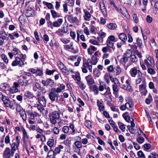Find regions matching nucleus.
<instances>
[{
	"label": "nucleus",
	"instance_id": "2eb2a0df",
	"mask_svg": "<svg viewBox=\"0 0 158 158\" xmlns=\"http://www.w3.org/2000/svg\"><path fill=\"white\" fill-rule=\"evenodd\" d=\"M39 102L43 106H45L46 105V100L44 96H39L38 98Z\"/></svg>",
	"mask_w": 158,
	"mask_h": 158
},
{
	"label": "nucleus",
	"instance_id": "39448f33",
	"mask_svg": "<svg viewBox=\"0 0 158 158\" xmlns=\"http://www.w3.org/2000/svg\"><path fill=\"white\" fill-rule=\"evenodd\" d=\"M14 152H12L9 148H6L3 153V157L4 158H10L11 156H13L14 154Z\"/></svg>",
	"mask_w": 158,
	"mask_h": 158
},
{
	"label": "nucleus",
	"instance_id": "680f3d73",
	"mask_svg": "<svg viewBox=\"0 0 158 158\" xmlns=\"http://www.w3.org/2000/svg\"><path fill=\"white\" fill-rule=\"evenodd\" d=\"M54 92L58 94L59 93H60L62 92V90L60 89V88L58 87L56 88H52L51 89Z\"/></svg>",
	"mask_w": 158,
	"mask_h": 158
},
{
	"label": "nucleus",
	"instance_id": "c9c22d12",
	"mask_svg": "<svg viewBox=\"0 0 158 158\" xmlns=\"http://www.w3.org/2000/svg\"><path fill=\"white\" fill-rule=\"evenodd\" d=\"M0 57L2 60H3L4 62L6 64H8L9 62L8 59L6 55L4 54H2Z\"/></svg>",
	"mask_w": 158,
	"mask_h": 158
},
{
	"label": "nucleus",
	"instance_id": "4c0bfd02",
	"mask_svg": "<svg viewBox=\"0 0 158 158\" xmlns=\"http://www.w3.org/2000/svg\"><path fill=\"white\" fill-rule=\"evenodd\" d=\"M20 116L24 121H26L27 120V114L24 111H22L19 113Z\"/></svg>",
	"mask_w": 158,
	"mask_h": 158
},
{
	"label": "nucleus",
	"instance_id": "a878e982",
	"mask_svg": "<svg viewBox=\"0 0 158 158\" xmlns=\"http://www.w3.org/2000/svg\"><path fill=\"white\" fill-rule=\"evenodd\" d=\"M97 104L99 107V109L101 111H103L104 110V107L103 105V103L102 101L98 100L97 102Z\"/></svg>",
	"mask_w": 158,
	"mask_h": 158
},
{
	"label": "nucleus",
	"instance_id": "473e14b6",
	"mask_svg": "<svg viewBox=\"0 0 158 158\" xmlns=\"http://www.w3.org/2000/svg\"><path fill=\"white\" fill-rule=\"evenodd\" d=\"M109 2L113 9L114 10L115 9L118 12L119 10L116 5L115 4L114 1L112 0H110L109 1Z\"/></svg>",
	"mask_w": 158,
	"mask_h": 158
},
{
	"label": "nucleus",
	"instance_id": "0eeeda50",
	"mask_svg": "<svg viewBox=\"0 0 158 158\" xmlns=\"http://www.w3.org/2000/svg\"><path fill=\"white\" fill-rule=\"evenodd\" d=\"M2 101L5 106L7 107H9L11 109L14 110L15 108V106L13 104H11L10 101L8 97L5 96Z\"/></svg>",
	"mask_w": 158,
	"mask_h": 158
},
{
	"label": "nucleus",
	"instance_id": "c756f323",
	"mask_svg": "<svg viewBox=\"0 0 158 158\" xmlns=\"http://www.w3.org/2000/svg\"><path fill=\"white\" fill-rule=\"evenodd\" d=\"M63 146L61 145H59L58 147H56L54 151L55 155L59 153L60 152L61 149H63Z\"/></svg>",
	"mask_w": 158,
	"mask_h": 158
},
{
	"label": "nucleus",
	"instance_id": "09e8293b",
	"mask_svg": "<svg viewBox=\"0 0 158 158\" xmlns=\"http://www.w3.org/2000/svg\"><path fill=\"white\" fill-rule=\"evenodd\" d=\"M106 44L107 46L111 48H113L114 43L113 42L109 40H107L106 41Z\"/></svg>",
	"mask_w": 158,
	"mask_h": 158
},
{
	"label": "nucleus",
	"instance_id": "3c124183",
	"mask_svg": "<svg viewBox=\"0 0 158 158\" xmlns=\"http://www.w3.org/2000/svg\"><path fill=\"white\" fill-rule=\"evenodd\" d=\"M110 76L108 73H106L104 76V79L107 84H109L110 82V81L109 79Z\"/></svg>",
	"mask_w": 158,
	"mask_h": 158
},
{
	"label": "nucleus",
	"instance_id": "a19ab883",
	"mask_svg": "<svg viewBox=\"0 0 158 158\" xmlns=\"http://www.w3.org/2000/svg\"><path fill=\"white\" fill-rule=\"evenodd\" d=\"M51 13L52 16L53 18H56L60 17V15L58 14L55 10H51Z\"/></svg>",
	"mask_w": 158,
	"mask_h": 158
},
{
	"label": "nucleus",
	"instance_id": "1a4fd4ad",
	"mask_svg": "<svg viewBox=\"0 0 158 158\" xmlns=\"http://www.w3.org/2000/svg\"><path fill=\"white\" fill-rule=\"evenodd\" d=\"M19 87L18 82H14L13 85L10 87V93L14 94L18 92V88Z\"/></svg>",
	"mask_w": 158,
	"mask_h": 158
},
{
	"label": "nucleus",
	"instance_id": "13d9d810",
	"mask_svg": "<svg viewBox=\"0 0 158 158\" xmlns=\"http://www.w3.org/2000/svg\"><path fill=\"white\" fill-rule=\"evenodd\" d=\"M92 64L93 65H95L98 62V58L95 56H92Z\"/></svg>",
	"mask_w": 158,
	"mask_h": 158
},
{
	"label": "nucleus",
	"instance_id": "49530a36",
	"mask_svg": "<svg viewBox=\"0 0 158 158\" xmlns=\"http://www.w3.org/2000/svg\"><path fill=\"white\" fill-rule=\"evenodd\" d=\"M102 51L103 53H106L107 52H112L111 49L108 46L103 47L102 48Z\"/></svg>",
	"mask_w": 158,
	"mask_h": 158
},
{
	"label": "nucleus",
	"instance_id": "9b49d317",
	"mask_svg": "<svg viewBox=\"0 0 158 158\" xmlns=\"http://www.w3.org/2000/svg\"><path fill=\"white\" fill-rule=\"evenodd\" d=\"M25 14L27 17H33L35 15V12L32 8H29L25 10Z\"/></svg>",
	"mask_w": 158,
	"mask_h": 158
},
{
	"label": "nucleus",
	"instance_id": "9d476101",
	"mask_svg": "<svg viewBox=\"0 0 158 158\" xmlns=\"http://www.w3.org/2000/svg\"><path fill=\"white\" fill-rule=\"evenodd\" d=\"M57 65L60 69L62 72L66 74H68L69 71L66 66L61 62L59 61L57 63Z\"/></svg>",
	"mask_w": 158,
	"mask_h": 158
},
{
	"label": "nucleus",
	"instance_id": "423d86ee",
	"mask_svg": "<svg viewBox=\"0 0 158 158\" xmlns=\"http://www.w3.org/2000/svg\"><path fill=\"white\" fill-rule=\"evenodd\" d=\"M58 94L54 92L51 89V92L48 94V97L52 102H57L58 101Z\"/></svg>",
	"mask_w": 158,
	"mask_h": 158
},
{
	"label": "nucleus",
	"instance_id": "dca6fc26",
	"mask_svg": "<svg viewBox=\"0 0 158 158\" xmlns=\"http://www.w3.org/2000/svg\"><path fill=\"white\" fill-rule=\"evenodd\" d=\"M119 39L120 40L123 44H125L127 40V35L123 33H121L118 35Z\"/></svg>",
	"mask_w": 158,
	"mask_h": 158
},
{
	"label": "nucleus",
	"instance_id": "79ce46f5",
	"mask_svg": "<svg viewBox=\"0 0 158 158\" xmlns=\"http://www.w3.org/2000/svg\"><path fill=\"white\" fill-rule=\"evenodd\" d=\"M146 82L145 81H142L141 84L139 86V89L141 90L143 89H146Z\"/></svg>",
	"mask_w": 158,
	"mask_h": 158
},
{
	"label": "nucleus",
	"instance_id": "ddd939ff",
	"mask_svg": "<svg viewBox=\"0 0 158 158\" xmlns=\"http://www.w3.org/2000/svg\"><path fill=\"white\" fill-rule=\"evenodd\" d=\"M87 84L89 86L93 85L94 83V81L93 76L91 75H89L85 77Z\"/></svg>",
	"mask_w": 158,
	"mask_h": 158
},
{
	"label": "nucleus",
	"instance_id": "052dcab7",
	"mask_svg": "<svg viewBox=\"0 0 158 158\" xmlns=\"http://www.w3.org/2000/svg\"><path fill=\"white\" fill-rule=\"evenodd\" d=\"M147 59L145 60H147L151 64H153V65H154L155 62L153 58L150 56H148V57H147Z\"/></svg>",
	"mask_w": 158,
	"mask_h": 158
},
{
	"label": "nucleus",
	"instance_id": "f3484780",
	"mask_svg": "<svg viewBox=\"0 0 158 158\" xmlns=\"http://www.w3.org/2000/svg\"><path fill=\"white\" fill-rule=\"evenodd\" d=\"M125 105L126 108L127 109H129L131 111H132L133 110L134 104L131 100H129L128 102L125 103Z\"/></svg>",
	"mask_w": 158,
	"mask_h": 158
},
{
	"label": "nucleus",
	"instance_id": "cd10ccee",
	"mask_svg": "<svg viewBox=\"0 0 158 158\" xmlns=\"http://www.w3.org/2000/svg\"><path fill=\"white\" fill-rule=\"evenodd\" d=\"M128 59L126 56H123L119 60L120 63L124 66H125L126 63L128 62Z\"/></svg>",
	"mask_w": 158,
	"mask_h": 158
},
{
	"label": "nucleus",
	"instance_id": "0e129e2a",
	"mask_svg": "<svg viewBox=\"0 0 158 158\" xmlns=\"http://www.w3.org/2000/svg\"><path fill=\"white\" fill-rule=\"evenodd\" d=\"M96 27L94 25H91L90 27V31L92 34L95 35L96 32L95 31Z\"/></svg>",
	"mask_w": 158,
	"mask_h": 158
},
{
	"label": "nucleus",
	"instance_id": "bf43d9fd",
	"mask_svg": "<svg viewBox=\"0 0 158 158\" xmlns=\"http://www.w3.org/2000/svg\"><path fill=\"white\" fill-rule=\"evenodd\" d=\"M48 85H50L51 87H52L54 85V82L53 80L50 79H47Z\"/></svg>",
	"mask_w": 158,
	"mask_h": 158
},
{
	"label": "nucleus",
	"instance_id": "338daca9",
	"mask_svg": "<svg viewBox=\"0 0 158 158\" xmlns=\"http://www.w3.org/2000/svg\"><path fill=\"white\" fill-rule=\"evenodd\" d=\"M74 144L77 148H82V144L80 141H77L75 142Z\"/></svg>",
	"mask_w": 158,
	"mask_h": 158
},
{
	"label": "nucleus",
	"instance_id": "4d7b16f0",
	"mask_svg": "<svg viewBox=\"0 0 158 158\" xmlns=\"http://www.w3.org/2000/svg\"><path fill=\"white\" fill-rule=\"evenodd\" d=\"M132 17L135 23L136 24L138 23L139 22V18L137 15L136 14H133L132 15Z\"/></svg>",
	"mask_w": 158,
	"mask_h": 158
},
{
	"label": "nucleus",
	"instance_id": "ea45409f",
	"mask_svg": "<svg viewBox=\"0 0 158 158\" xmlns=\"http://www.w3.org/2000/svg\"><path fill=\"white\" fill-rule=\"evenodd\" d=\"M77 83L81 89L84 90L85 88L86 85L82 81H78Z\"/></svg>",
	"mask_w": 158,
	"mask_h": 158
},
{
	"label": "nucleus",
	"instance_id": "69168bd1",
	"mask_svg": "<svg viewBox=\"0 0 158 158\" xmlns=\"http://www.w3.org/2000/svg\"><path fill=\"white\" fill-rule=\"evenodd\" d=\"M85 126L88 128H90L92 127L91 122L89 121H85Z\"/></svg>",
	"mask_w": 158,
	"mask_h": 158
},
{
	"label": "nucleus",
	"instance_id": "e2e57ef3",
	"mask_svg": "<svg viewBox=\"0 0 158 158\" xmlns=\"http://www.w3.org/2000/svg\"><path fill=\"white\" fill-rule=\"evenodd\" d=\"M116 85V84H113L112 85V89L113 91L114 94L118 92V89L117 88V85Z\"/></svg>",
	"mask_w": 158,
	"mask_h": 158
},
{
	"label": "nucleus",
	"instance_id": "4be33fe9",
	"mask_svg": "<svg viewBox=\"0 0 158 158\" xmlns=\"http://www.w3.org/2000/svg\"><path fill=\"white\" fill-rule=\"evenodd\" d=\"M21 131L23 132V139L25 140L26 139L29 138V136L27 135L26 130L23 127L21 128Z\"/></svg>",
	"mask_w": 158,
	"mask_h": 158
},
{
	"label": "nucleus",
	"instance_id": "4468645a",
	"mask_svg": "<svg viewBox=\"0 0 158 158\" xmlns=\"http://www.w3.org/2000/svg\"><path fill=\"white\" fill-rule=\"evenodd\" d=\"M93 64L91 62V60L90 59H88L87 62L83 64L84 66H85L86 68L89 69V71L90 72H92V65Z\"/></svg>",
	"mask_w": 158,
	"mask_h": 158
},
{
	"label": "nucleus",
	"instance_id": "2f4dec72",
	"mask_svg": "<svg viewBox=\"0 0 158 158\" xmlns=\"http://www.w3.org/2000/svg\"><path fill=\"white\" fill-rule=\"evenodd\" d=\"M11 148V151L12 152H14V153H15V151L16 149L18 148L19 145H18L17 143H15V142L13 143H12L10 144Z\"/></svg>",
	"mask_w": 158,
	"mask_h": 158
},
{
	"label": "nucleus",
	"instance_id": "412c9836",
	"mask_svg": "<svg viewBox=\"0 0 158 158\" xmlns=\"http://www.w3.org/2000/svg\"><path fill=\"white\" fill-rule=\"evenodd\" d=\"M101 94L106 98L110 97L111 94L110 88L109 86H107L106 92L104 93H101Z\"/></svg>",
	"mask_w": 158,
	"mask_h": 158
},
{
	"label": "nucleus",
	"instance_id": "f8f14e48",
	"mask_svg": "<svg viewBox=\"0 0 158 158\" xmlns=\"http://www.w3.org/2000/svg\"><path fill=\"white\" fill-rule=\"evenodd\" d=\"M140 72H141L139 70H137L135 67L131 68L129 71L131 76L134 77H135L138 73V75L139 74H140Z\"/></svg>",
	"mask_w": 158,
	"mask_h": 158
},
{
	"label": "nucleus",
	"instance_id": "a211bd4d",
	"mask_svg": "<svg viewBox=\"0 0 158 158\" xmlns=\"http://www.w3.org/2000/svg\"><path fill=\"white\" fill-rule=\"evenodd\" d=\"M63 22L62 19H59L57 21H55L53 22V26L54 27H59L62 24Z\"/></svg>",
	"mask_w": 158,
	"mask_h": 158
},
{
	"label": "nucleus",
	"instance_id": "b1692460",
	"mask_svg": "<svg viewBox=\"0 0 158 158\" xmlns=\"http://www.w3.org/2000/svg\"><path fill=\"white\" fill-rule=\"evenodd\" d=\"M84 13L85 15L84 16V19L86 21H89V19L91 17V15L86 10H84Z\"/></svg>",
	"mask_w": 158,
	"mask_h": 158
},
{
	"label": "nucleus",
	"instance_id": "774afa93",
	"mask_svg": "<svg viewBox=\"0 0 158 158\" xmlns=\"http://www.w3.org/2000/svg\"><path fill=\"white\" fill-rule=\"evenodd\" d=\"M69 131V127L67 126H64L62 128V131L65 134H67Z\"/></svg>",
	"mask_w": 158,
	"mask_h": 158
},
{
	"label": "nucleus",
	"instance_id": "58836bf2",
	"mask_svg": "<svg viewBox=\"0 0 158 158\" xmlns=\"http://www.w3.org/2000/svg\"><path fill=\"white\" fill-rule=\"evenodd\" d=\"M44 4H45L49 9H53L54 8L53 5L51 3L47 2L45 1H43V2Z\"/></svg>",
	"mask_w": 158,
	"mask_h": 158
},
{
	"label": "nucleus",
	"instance_id": "f704fd0d",
	"mask_svg": "<svg viewBox=\"0 0 158 158\" xmlns=\"http://www.w3.org/2000/svg\"><path fill=\"white\" fill-rule=\"evenodd\" d=\"M114 71L115 73L114 74L117 75L120 73L121 72L122 70L119 66H117L114 69Z\"/></svg>",
	"mask_w": 158,
	"mask_h": 158
},
{
	"label": "nucleus",
	"instance_id": "5701e85b",
	"mask_svg": "<svg viewBox=\"0 0 158 158\" xmlns=\"http://www.w3.org/2000/svg\"><path fill=\"white\" fill-rule=\"evenodd\" d=\"M67 19L71 23H74L76 20L77 19V17H73L72 15H68Z\"/></svg>",
	"mask_w": 158,
	"mask_h": 158
},
{
	"label": "nucleus",
	"instance_id": "37998d69",
	"mask_svg": "<svg viewBox=\"0 0 158 158\" xmlns=\"http://www.w3.org/2000/svg\"><path fill=\"white\" fill-rule=\"evenodd\" d=\"M142 77V74L141 72H140V74H139L138 76V77L135 80V82L136 84H138L141 82L142 81L141 77Z\"/></svg>",
	"mask_w": 158,
	"mask_h": 158
},
{
	"label": "nucleus",
	"instance_id": "20e7f679",
	"mask_svg": "<svg viewBox=\"0 0 158 158\" xmlns=\"http://www.w3.org/2000/svg\"><path fill=\"white\" fill-rule=\"evenodd\" d=\"M131 80L129 79H128L126 81L125 85H123L121 87L129 92H132L133 91V89L131 85Z\"/></svg>",
	"mask_w": 158,
	"mask_h": 158
},
{
	"label": "nucleus",
	"instance_id": "393cba45",
	"mask_svg": "<svg viewBox=\"0 0 158 158\" xmlns=\"http://www.w3.org/2000/svg\"><path fill=\"white\" fill-rule=\"evenodd\" d=\"M107 27L108 29L111 30H114L116 29L117 26L116 24L114 23H110L107 24Z\"/></svg>",
	"mask_w": 158,
	"mask_h": 158
},
{
	"label": "nucleus",
	"instance_id": "f257e3e1",
	"mask_svg": "<svg viewBox=\"0 0 158 158\" xmlns=\"http://www.w3.org/2000/svg\"><path fill=\"white\" fill-rule=\"evenodd\" d=\"M49 117L51 123L56 124L57 123V121L60 118V112L59 111H54L49 114Z\"/></svg>",
	"mask_w": 158,
	"mask_h": 158
},
{
	"label": "nucleus",
	"instance_id": "7ed1b4c3",
	"mask_svg": "<svg viewBox=\"0 0 158 158\" xmlns=\"http://www.w3.org/2000/svg\"><path fill=\"white\" fill-rule=\"evenodd\" d=\"M25 63L21 60L20 58L18 56H16L15 58V60L13 61L11 63V65L12 66H15L18 65L21 67L24 66Z\"/></svg>",
	"mask_w": 158,
	"mask_h": 158
},
{
	"label": "nucleus",
	"instance_id": "f03ea898",
	"mask_svg": "<svg viewBox=\"0 0 158 158\" xmlns=\"http://www.w3.org/2000/svg\"><path fill=\"white\" fill-rule=\"evenodd\" d=\"M26 112L28 116L32 120L35 119V117L40 116V115L39 113L32 110V106H29L28 109L26 110Z\"/></svg>",
	"mask_w": 158,
	"mask_h": 158
},
{
	"label": "nucleus",
	"instance_id": "72a5a7b5",
	"mask_svg": "<svg viewBox=\"0 0 158 158\" xmlns=\"http://www.w3.org/2000/svg\"><path fill=\"white\" fill-rule=\"evenodd\" d=\"M47 145L50 147L51 149L54 146V141L53 139H50L47 142Z\"/></svg>",
	"mask_w": 158,
	"mask_h": 158
},
{
	"label": "nucleus",
	"instance_id": "6e6d98bb",
	"mask_svg": "<svg viewBox=\"0 0 158 158\" xmlns=\"http://www.w3.org/2000/svg\"><path fill=\"white\" fill-rule=\"evenodd\" d=\"M130 60L133 62H136L138 60L137 57L134 55H132L130 56Z\"/></svg>",
	"mask_w": 158,
	"mask_h": 158
},
{
	"label": "nucleus",
	"instance_id": "5fc2aeb1",
	"mask_svg": "<svg viewBox=\"0 0 158 158\" xmlns=\"http://www.w3.org/2000/svg\"><path fill=\"white\" fill-rule=\"evenodd\" d=\"M147 71L148 73L151 75H154L156 73V71L154 69L151 68L150 67L148 68Z\"/></svg>",
	"mask_w": 158,
	"mask_h": 158
},
{
	"label": "nucleus",
	"instance_id": "c85d7f7f",
	"mask_svg": "<svg viewBox=\"0 0 158 158\" xmlns=\"http://www.w3.org/2000/svg\"><path fill=\"white\" fill-rule=\"evenodd\" d=\"M97 50L96 48L93 46H91L87 49V51L88 54L89 55H92L94 52Z\"/></svg>",
	"mask_w": 158,
	"mask_h": 158
},
{
	"label": "nucleus",
	"instance_id": "6ab92c4d",
	"mask_svg": "<svg viewBox=\"0 0 158 158\" xmlns=\"http://www.w3.org/2000/svg\"><path fill=\"white\" fill-rule=\"evenodd\" d=\"M98 88L99 91L102 92L104 89H106V85L104 82L101 81L99 82V85Z\"/></svg>",
	"mask_w": 158,
	"mask_h": 158
},
{
	"label": "nucleus",
	"instance_id": "bb28decb",
	"mask_svg": "<svg viewBox=\"0 0 158 158\" xmlns=\"http://www.w3.org/2000/svg\"><path fill=\"white\" fill-rule=\"evenodd\" d=\"M24 97L27 98H31L33 99V98H35L34 97L33 94L32 93H31L29 91H27L24 92Z\"/></svg>",
	"mask_w": 158,
	"mask_h": 158
},
{
	"label": "nucleus",
	"instance_id": "a18cd8bd",
	"mask_svg": "<svg viewBox=\"0 0 158 158\" xmlns=\"http://www.w3.org/2000/svg\"><path fill=\"white\" fill-rule=\"evenodd\" d=\"M110 78L112 82H114V84H120V83L117 78L116 77L113 78L112 76H110Z\"/></svg>",
	"mask_w": 158,
	"mask_h": 158
},
{
	"label": "nucleus",
	"instance_id": "de8ad7c7",
	"mask_svg": "<svg viewBox=\"0 0 158 158\" xmlns=\"http://www.w3.org/2000/svg\"><path fill=\"white\" fill-rule=\"evenodd\" d=\"M152 96L150 94H149L148 97L146 99L145 103L149 105L150 104L151 101H152Z\"/></svg>",
	"mask_w": 158,
	"mask_h": 158
},
{
	"label": "nucleus",
	"instance_id": "7c9ffc66",
	"mask_svg": "<svg viewBox=\"0 0 158 158\" xmlns=\"http://www.w3.org/2000/svg\"><path fill=\"white\" fill-rule=\"evenodd\" d=\"M118 124L119 128L122 131V132H125L126 129L125 125L122 122H119L118 123Z\"/></svg>",
	"mask_w": 158,
	"mask_h": 158
},
{
	"label": "nucleus",
	"instance_id": "8fccbe9b",
	"mask_svg": "<svg viewBox=\"0 0 158 158\" xmlns=\"http://www.w3.org/2000/svg\"><path fill=\"white\" fill-rule=\"evenodd\" d=\"M98 34L100 36L101 38H98V39L99 41H100V40H102V41L103 40L102 39L105 37L106 35V33L104 32H102L101 33H100V32H99Z\"/></svg>",
	"mask_w": 158,
	"mask_h": 158
},
{
	"label": "nucleus",
	"instance_id": "aec40b11",
	"mask_svg": "<svg viewBox=\"0 0 158 158\" xmlns=\"http://www.w3.org/2000/svg\"><path fill=\"white\" fill-rule=\"evenodd\" d=\"M120 11L124 16L126 17L127 19H129L130 18V16L128 14L127 10L124 8L123 9H120L119 10V12Z\"/></svg>",
	"mask_w": 158,
	"mask_h": 158
},
{
	"label": "nucleus",
	"instance_id": "603ef678",
	"mask_svg": "<svg viewBox=\"0 0 158 158\" xmlns=\"http://www.w3.org/2000/svg\"><path fill=\"white\" fill-rule=\"evenodd\" d=\"M56 71L55 69H54L53 70H50L49 69H46L45 73L46 74L51 75L53 74V73H54L55 72H56Z\"/></svg>",
	"mask_w": 158,
	"mask_h": 158
},
{
	"label": "nucleus",
	"instance_id": "c03bdc74",
	"mask_svg": "<svg viewBox=\"0 0 158 158\" xmlns=\"http://www.w3.org/2000/svg\"><path fill=\"white\" fill-rule=\"evenodd\" d=\"M93 90L95 95H98V88L96 85H94L93 86Z\"/></svg>",
	"mask_w": 158,
	"mask_h": 158
},
{
	"label": "nucleus",
	"instance_id": "6e6552de",
	"mask_svg": "<svg viewBox=\"0 0 158 158\" xmlns=\"http://www.w3.org/2000/svg\"><path fill=\"white\" fill-rule=\"evenodd\" d=\"M7 34L5 31H2L0 33V46L3 45L4 40H7L9 37H7Z\"/></svg>",
	"mask_w": 158,
	"mask_h": 158
},
{
	"label": "nucleus",
	"instance_id": "e433bc0d",
	"mask_svg": "<svg viewBox=\"0 0 158 158\" xmlns=\"http://www.w3.org/2000/svg\"><path fill=\"white\" fill-rule=\"evenodd\" d=\"M55 154L54 151L52 150H50L48 153L47 158H53Z\"/></svg>",
	"mask_w": 158,
	"mask_h": 158
},
{
	"label": "nucleus",
	"instance_id": "864d4df0",
	"mask_svg": "<svg viewBox=\"0 0 158 158\" xmlns=\"http://www.w3.org/2000/svg\"><path fill=\"white\" fill-rule=\"evenodd\" d=\"M136 44L138 46L141 47L142 45V41L141 39L139 37L136 38Z\"/></svg>",
	"mask_w": 158,
	"mask_h": 158
}]
</instances>
